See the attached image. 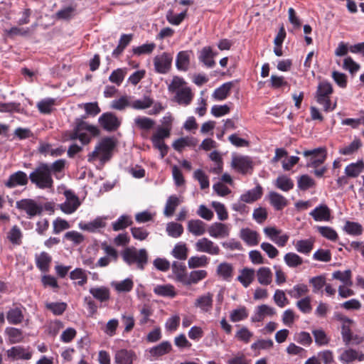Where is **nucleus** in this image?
<instances>
[{
  "label": "nucleus",
  "mask_w": 364,
  "mask_h": 364,
  "mask_svg": "<svg viewBox=\"0 0 364 364\" xmlns=\"http://www.w3.org/2000/svg\"><path fill=\"white\" fill-rule=\"evenodd\" d=\"M343 230L349 235H360L363 232V227L358 223L346 221Z\"/></svg>",
  "instance_id": "61"
},
{
  "label": "nucleus",
  "mask_w": 364,
  "mask_h": 364,
  "mask_svg": "<svg viewBox=\"0 0 364 364\" xmlns=\"http://www.w3.org/2000/svg\"><path fill=\"white\" fill-rule=\"evenodd\" d=\"M7 238L13 245H21L22 238L21 229L17 225L13 226L7 233Z\"/></svg>",
  "instance_id": "55"
},
{
  "label": "nucleus",
  "mask_w": 364,
  "mask_h": 364,
  "mask_svg": "<svg viewBox=\"0 0 364 364\" xmlns=\"http://www.w3.org/2000/svg\"><path fill=\"white\" fill-rule=\"evenodd\" d=\"M233 267L228 262L220 263L217 268L218 274L223 279L230 281L232 277Z\"/></svg>",
  "instance_id": "47"
},
{
  "label": "nucleus",
  "mask_w": 364,
  "mask_h": 364,
  "mask_svg": "<svg viewBox=\"0 0 364 364\" xmlns=\"http://www.w3.org/2000/svg\"><path fill=\"white\" fill-rule=\"evenodd\" d=\"M332 92L333 87L330 82L323 81L318 84L316 94V102L323 105L326 112L332 111L336 107V104L331 106L330 95Z\"/></svg>",
  "instance_id": "5"
},
{
  "label": "nucleus",
  "mask_w": 364,
  "mask_h": 364,
  "mask_svg": "<svg viewBox=\"0 0 364 364\" xmlns=\"http://www.w3.org/2000/svg\"><path fill=\"white\" fill-rule=\"evenodd\" d=\"M5 333L8 336L10 343H21L23 340V332L21 329L14 327H7L5 329Z\"/></svg>",
  "instance_id": "40"
},
{
  "label": "nucleus",
  "mask_w": 364,
  "mask_h": 364,
  "mask_svg": "<svg viewBox=\"0 0 364 364\" xmlns=\"http://www.w3.org/2000/svg\"><path fill=\"white\" fill-rule=\"evenodd\" d=\"M6 319L10 324L18 325L21 323L24 319L22 310L18 307L9 309L6 313Z\"/></svg>",
  "instance_id": "37"
},
{
  "label": "nucleus",
  "mask_w": 364,
  "mask_h": 364,
  "mask_svg": "<svg viewBox=\"0 0 364 364\" xmlns=\"http://www.w3.org/2000/svg\"><path fill=\"white\" fill-rule=\"evenodd\" d=\"M154 292L161 296L174 297L176 296V291L173 286L171 284L166 285H157L154 289Z\"/></svg>",
  "instance_id": "50"
},
{
  "label": "nucleus",
  "mask_w": 364,
  "mask_h": 364,
  "mask_svg": "<svg viewBox=\"0 0 364 364\" xmlns=\"http://www.w3.org/2000/svg\"><path fill=\"white\" fill-rule=\"evenodd\" d=\"M112 286L118 292H129L132 289L134 282L131 279L127 278L121 282H114Z\"/></svg>",
  "instance_id": "53"
},
{
  "label": "nucleus",
  "mask_w": 364,
  "mask_h": 364,
  "mask_svg": "<svg viewBox=\"0 0 364 364\" xmlns=\"http://www.w3.org/2000/svg\"><path fill=\"white\" fill-rule=\"evenodd\" d=\"M127 73V68H117L112 72L109 80L119 86L123 82Z\"/></svg>",
  "instance_id": "54"
},
{
  "label": "nucleus",
  "mask_w": 364,
  "mask_h": 364,
  "mask_svg": "<svg viewBox=\"0 0 364 364\" xmlns=\"http://www.w3.org/2000/svg\"><path fill=\"white\" fill-rule=\"evenodd\" d=\"M172 350L171 344L169 341H163L159 345L151 348L149 350L150 355L153 357H160L168 353Z\"/></svg>",
  "instance_id": "30"
},
{
  "label": "nucleus",
  "mask_w": 364,
  "mask_h": 364,
  "mask_svg": "<svg viewBox=\"0 0 364 364\" xmlns=\"http://www.w3.org/2000/svg\"><path fill=\"white\" fill-rule=\"evenodd\" d=\"M187 13V9H183L178 11L177 6H175L172 9L168 11L166 14V19L168 23H181Z\"/></svg>",
  "instance_id": "34"
},
{
  "label": "nucleus",
  "mask_w": 364,
  "mask_h": 364,
  "mask_svg": "<svg viewBox=\"0 0 364 364\" xmlns=\"http://www.w3.org/2000/svg\"><path fill=\"white\" fill-rule=\"evenodd\" d=\"M269 200L270 204L277 210H282L288 204L287 199L275 191H271L269 193Z\"/></svg>",
  "instance_id": "27"
},
{
  "label": "nucleus",
  "mask_w": 364,
  "mask_h": 364,
  "mask_svg": "<svg viewBox=\"0 0 364 364\" xmlns=\"http://www.w3.org/2000/svg\"><path fill=\"white\" fill-rule=\"evenodd\" d=\"M304 156H311L309 166L317 167L322 164L326 157V150L323 148H317L312 150H306L303 153Z\"/></svg>",
  "instance_id": "12"
},
{
  "label": "nucleus",
  "mask_w": 364,
  "mask_h": 364,
  "mask_svg": "<svg viewBox=\"0 0 364 364\" xmlns=\"http://www.w3.org/2000/svg\"><path fill=\"white\" fill-rule=\"evenodd\" d=\"M193 96L191 88L188 87L186 90L178 93L177 95H173V100L179 105L186 107L191 103Z\"/></svg>",
  "instance_id": "26"
},
{
  "label": "nucleus",
  "mask_w": 364,
  "mask_h": 364,
  "mask_svg": "<svg viewBox=\"0 0 364 364\" xmlns=\"http://www.w3.org/2000/svg\"><path fill=\"white\" fill-rule=\"evenodd\" d=\"M208 275V272L204 269L194 270L187 275L183 284L190 286L196 284L200 281L204 279Z\"/></svg>",
  "instance_id": "36"
},
{
  "label": "nucleus",
  "mask_w": 364,
  "mask_h": 364,
  "mask_svg": "<svg viewBox=\"0 0 364 364\" xmlns=\"http://www.w3.org/2000/svg\"><path fill=\"white\" fill-rule=\"evenodd\" d=\"M188 87V83L179 76H173L170 83L168 84V91L173 95H177L178 93Z\"/></svg>",
  "instance_id": "18"
},
{
  "label": "nucleus",
  "mask_w": 364,
  "mask_h": 364,
  "mask_svg": "<svg viewBox=\"0 0 364 364\" xmlns=\"http://www.w3.org/2000/svg\"><path fill=\"white\" fill-rule=\"evenodd\" d=\"M181 203V200L176 196H171L166 200L164 214L167 216H171L177 206Z\"/></svg>",
  "instance_id": "43"
},
{
  "label": "nucleus",
  "mask_w": 364,
  "mask_h": 364,
  "mask_svg": "<svg viewBox=\"0 0 364 364\" xmlns=\"http://www.w3.org/2000/svg\"><path fill=\"white\" fill-rule=\"evenodd\" d=\"M314 242L311 239L298 240L295 244V249L299 253L309 255L313 250Z\"/></svg>",
  "instance_id": "44"
},
{
  "label": "nucleus",
  "mask_w": 364,
  "mask_h": 364,
  "mask_svg": "<svg viewBox=\"0 0 364 364\" xmlns=\"http://www.w3.org/2000/svg\"><path fill=\"white\" fill-rule=\"evenodd\" d=\"M309 292L307 285L304 284H298L294 285L292 289L287 291V294L294 299H299Z\"/></svg>",
  "instance_id": "51"
},
{
  "label": "nucleus",
  "mask_w": 364,
  "mask_h": 364,
  "mask_svg": "<svg viewBox=\"0 0 364 364\" xmlns=\"http://www.w3.org/2000/svg\"><path fill=\"white\" fill-rule=\"evenodd\" d=\"M166 232L169 236L177 238L183 234V227L179 223L171 222L166 225Z\"/></svg>",
  "instance_id": "58"
},
{
  "label": "nucleus",
  "mask_w": 364,
  "mask_h": 364,
  "mask_svg": "<svg viewBox=\"0 0 364 364\" xmlns=\"http://www.w3.org/2000/svg\"><path fill=\"white\" fill-rule=\"evenodd\" d=\"M232 86V82H226L223 84L220 87L214 91L213 97L218 100H225L229 95Z\"/></svg>",
  "instance_id": "52"
},
{
  "label": "nucleus",
  "mask_w": 364,
  "mask_h": 364,
  "mask_svg": "<svg viewBox=\"0 0 364 364\" xmlns=\"http://www.w3.org/2000/svg\"><path fill=\"white\" fill-rule=\"evenodd\" d=\"M76 14V9L73 6H65L56 13V18L60 21H69Z\"/></svg>",
  "instance_id": "46"
},
{
  "label": "nucleus",
  "mask_w": 364,
  "mask_h": 364,
  "mask_svg": "<svg viewBox=\"0 0 364 364\" xmlns=\"http://www.w3.org/2000/svg\"><path fill=\"white\" fill-rule=\"evenodd\" d=\"M131 96L122 95L119 99L112 101L111 108L117 110H123L127 107H131Z\"/></svg>",
  "instance_id": "48"
},
{
  "label": "nucleus",
  "mask_w": 364,
  "mask_h": 364,
  "mask_svg": "<svg viewBox=\"0 0 364 364\" xmlns=\"http://www.w3.org/2000/svg\"><path fill=\"white\" fill-rule=\"evenodd\" d=\"M187 229L192 235L201 236L206 232V224L199 219L190 220L187 224Z\"/></svg>",
  "instance_id": "24"
},
{
  "label": "nucleus",
  "mask_w": 364,
  "mask_h": 364,
  "mask_svg": "<svg viewBox=\"0 0 364 364\" xmlns=\"http://www.w3.org/2000/svg\"><path fill=\"white\" fill-rule=\"evenodd\" d=\"M274 185L277 188L286 192L290 191L294 187L292 180L284 175L279 176L276 179Z\"/></svg>",
  "instance_id": "49"
},
{
  "label": "nucleus",
  "mask_w": 364,
  "mask_h": 364,
  "mask_svg": "<svg viewBox=\"0 0 364 364\" xmlns=\"http://www.w3.org/2000/svg\"><path fill=\"white\" fill-rule=\"evenodd\" d=\"M106 226V223L102 218H97L94 220L89 223L80 222L79 228L82 230H86L91 232H95L99 230L104 228Z\"/></svg>",
  "instance_id": "25"
},
{
  "label": "nucleus",
  "mask_w": 364,
  "mask_h": 364,
  "mask_svg": "<svg viewBox=\"0 0 364 364\" xmlns=\"http://www.w3.org/2000/svg\"><path fill=\"white\" fill-rule=\"evenodd\" d=\"M100 125L107 131H114L120 125L119 119L116 115L111 112L102 114L99 118Z\"/></svg>",
  "instance_id": "14"
},
{
  "label": "nucleus",
  "mask_w": 364,
  "mask_h": 364,
  "mask_svg": "<svg viewBox=\"0 0 364 364\" xmlns=\"http://www.w3.org/2000/svg\"><path fill=\"white\" fill-rule=\"evenodd\" d=\"M193 304L196 309L200 310V312L203 314L210 313L213 306V294L206 292L198 296Z\"/></svg>",
  "instance_id": "10"
},
{
  "label": "nucleus",
  "mask_w": 364,
  "mask_h": 364,
  "mask_svg": "<svg viewBox=\"0 0 364 364\" xmlns=\"http://www.w3.org/2000/svg\"><path fill=\"white\" fill-rule=\"evenodd\" d=\"M195 249L197 252L210 255H218L220 251L219 246L207 237L198 240L195 243Z\"/></svg>",
  "instance_id": "8"
},
{
  "label": "nucleus",
  "mask_w": 364,
  "mask_h": 364,
  "mask_svg": "<svg viewBox=\"0 0 364 364\" xmlns=\"http://www.w3.org/2000/svg\"><path fill=\"white\" fill-rule=\"evenodd\" d=\"M36 265L41 271H47L51 262V257L45 252L36 256Z\"/></svg>",
  "instance_id": "57"
},
{
  "label": "nucleus",
  "mask_w": 364,
  "mask_h": 364,
  "mask_svg": "<svg viewBox=\"0 0 364 364\" xmlns=\"http://www.w3.org/2000/svg\"><path fill=\"white\" fill-rule=\"evenodd\" d=\"M248 316V311L245 306H241L238 309H234L230 314V319L232 322H238L247 318Z\"/></svg>",
  "instance_id": "59"
},
{
  "label": "nucleus",
  "mask_w": 364,
  "mask_h": 364,
  "mask_svg": "<svg viewBox=\"0 0 364 364\" xmlns=\"http://www.w3.org/2000/svg\"><path fill=\"white\" fill-rule=\"evenodd\" d=\"M32 183L41 189L50 188L53 186V180L50 173V165L46 163L40 164L33 171L29 174Z\"/></svg>",
  "instance_id": "2"
},
{
  "label": "nucleus",
  "mask_w": 364,
  "mask_h": 364,
  "mask_svg": "<svg viewBox=\"0 0 364 364\" xmlns=\"http://www.w3.org/2000/svg\"><path fill=\"white\" fill-rule=\"evenodd\" d=\"M55 100L47 98L38 102L37 107L41 113L50 114L53 111Z\"/></svg>",
  "instance_id": "63"
},
{
  "label": "nucleus",
  "mask_w": 364,
  "mask_h": 364,
  "mask_svg": "<svg viewBox=\"0 0 364 364\" xmlns=\"http://www.w3.org/2000/svg\"><path fill=\"white\" fill-rule=\"evenodd\" d=\"M240 237L248 246H256L259 242V233L248 228L240 230Z\"/></svg>",
  "instance_id": "17"
},
{
  "label": "nucleus",
  "mask_w": 364,
  "mask_h": 364,
  "mask_svg": "<svg viewBox=\"0 0 364 364\" xmlns=\"http://www.w3.org/2000/svg\"><path fill=\"white\" fill-rule=\"evenodd\" d=\"M197 143L198 141L196 138L192 136H185L174 141L172 146L175 150L181 152L185 147L195 146Z\"/></svg>",
  "instance_id": "31"
},
{
  "label": "nucleus",
  "mask_w": 364,
  "mask_h": 364,
  "mask_svg": "<svg viewBox=\"0 0 364 364\" xmlns=\"http://www.w3.org/2000/svg\"><path fill=\"white\" fill-rule=\"evenodd\" d=\"M339 360L344 364H349L353 361L358 360H364V354L353 349H347L343 350L339 356Z\"/></svg>",
  "instance_id": "20"
},
{
  "label": "nucleus",
  "mask_w": 364,
  "mask_h": 364,
  "mask_svg": "<svg viewBox=\"0 0 364 364\" xmlns=\"http://www.w3.org/2000/svg\"><path fill=\"white\" fill-rule=\"evenodd\" d=\"M231 166L234 169L242 174L247 173L253 167L251 159L246 156H233Z\"/></svg>",
  "instance_id": "11"
},
{
  "label": "nucleus",
  "mask_w": 364,
  "mask_h": 364,
  "mask_svg": "<svg viewBox=\"0 0 364 364\" xmlns=\"http://www.w3.org/2000/svg\"><path fill=\"white\" fill-rule=\"evenodd\" d=\"M132 224V220L128 215L120 216L114 223H112V228L114 231H119L126 228Z\"/></svg>",
  "instance_id": "64"
},
{
  "label": "nucleus",
  "mask_w": 364,
  "mask_h": 364,
  "mask_svg": "<svg viewBox=\"0 0 364 364\" xmlns=\"http://www.w3.org/2000/svg\"><path fill=\"white\" fill-rule=\"evenodd\" d=\"M70 277L73 280H78L77 284L79 286L85 285L87 282V277L85 272L80 268H76L70 274Z\"/></svg>",
  "instance_id": "60"
},
{
  "label": "nucleus",
  "mask_w": 364,
  "mask_h": 364,
  "mask_svg": "<svg viewBox=\"0 0 364 364\" xmlns=\"http://www.w3.org/2000/svg\"><path fill=\"white\" fill-rule=\"evenodd\" d=\"M255 270L252 268L245 267L240 271L237 279L245 287L247 288L255 280Z\"/></svg>",
  "instance_id": "22"
},
{
  "label": "nucleus",
  "mask_w": 364,
  "mask_h": 364,
  "mask_svg": "<svg viewBox=\"0 0 364 364\" xmlns=\"http://www.w3.org/2000/svg\"><path fill=\"white\" fill-rule=\"evenodd\" d=\"M262 195V188L258 185L255 188L247 191L240 196V200L242 202L251 203L261 198Z\"/></svg>",
  "instance_id": "29"
},
{
  "label": "nucleus",
  "mask_w": 364,
  "mask_h": 364,
  "mask_svg": "<svg viewBox=\"0 0 364 364\" xmlns=\"http://www.w3.org/2000/svg\"><path fill=\"white\" fill-rule=\"evenodd\" d=\"M257 282L263 286H268L272 282L273 274L269 267H261L255 272Z\"/></svg>",
  "instance_id": "23"
},
{
  "label": "nucleus",
  "mask_w": 364,
  "mask_h": 364,
  "mask_svg": "<svg viewBox=\"0 0 364 364\" xmlns=\"http://www.w3.org/2000/svg\"><path fill=\"white\" fill-rule=\"evenodd\" d=\"M92 296L100 302H105L109 299L110 292L107 287H92L89 290Z\"/></svg>",
  "instance_id": "35"
},
{
  "label": "nucleus",
  "mask_w": 364,
  "mask_h": 364,
  "mask_svg": "<svg viewBox=\"0 0 364 364\" xmlns=\"http://www.w3.org/2000/svg\"><path fill=\"white\" fill-rule=\"evenodd\" d=\"M230 228L229 225L215 222L211 224L208 228L209 235L213 238H225L230 235Z\"/></svg>",
  "instance_id": "15"
},
{
  "label": "nucleus",
  "mask_w": 364,
  "mask_h": 364,
  "mask_svg": "<svg viewBox=\"0 0 364 364\" xmlns=\"http://www.w3.org/2000/svg\"><path fill=\"white\" fill-rule=\"evenodd\" d=\"M116 146L114 139L112 137L102 139L98 145L95 146V150L87 156L89 161H94L99 159L104 164L109 161L112 156V151Z\"/></svg>",
  "instance_id": "4"
},
{
  "label": "nucleus",
  "mask_w": 364,
  "mask_h": 364,
  "mask_svg": "<svg viewBox=\"0 0 364 364\" xmlns=\"http://www.w3.org/2000/svg\"><path fill=\"white\" fill-rule=\"evenodd\" d=\"M173 274L175 276L176 280L184 284L187 277L186 267L183 263L178 261H174L171 267Z\"/></svg>",
  "instance_id": "28"
},
{
  "label": "nucleus",
  "mask_w": 364,
  "mask_h": 364,
  "mask_svg": "<svg viewBox=\"0 0 364 364\" xmlns=\"http://www.w3.org/2000/svg\"><path fill=\"white\" fill-rule=\"evenodd\" d=\"M285 264L290 268H296L303 264V259L294 252H288L284 257Z\"/></svg>",
  "instance_id": "45"
},
{
  "label": "nucleus",
  "mask_w": 364,
  "mask_h": 364,
  "mask_svg": "<svg viewBox=\"0 0 364 364\" xmlns=\"http://www.w3.org/2000/svg\"><path fill=\"white\" fill-rule=\"evenodd\" d=\"M188 249L183 242L177 243L171 251L173 257L179 260H186L188 257Z\"/></svg>",
  "instance_id": "41"
},
{
  "label": "nucleus",
  "mask_w": 364,
  "mask_h": 364,
  "mask_svg": "<svg viewBox=\"0 0 364 364\" xmlns=\"http://www.w3.org/2000/svg\"><path fill=\"white\" fill-rule=\"evenodd\" d=\"M98 134L99 130L95 126L77 119L76 120V126L73 132L69 133L68 139H79L82 144H87L90 141L92 136H97Z\"/></svg>",
  "instance_id": "3"
},
{
  "label": "nucleus",
  "mask_w": 364,
  "mask_h": 364,
  "mask_svg": "<svg viewBox=\"0 0 364 364\" xmlns=\"http://www.w3.org/2000/svg\"><path fill=\"white\" fill-rule=\"evenodd\" d=\"M16 206L18 210L25 211L29 218L40 215L43 210L40 205L30 198L18 200L16 203Z\"/></svg>",
  "instance_id": "7"
},
{
  "label": "nucleus",
  "mask_w": 364,
  "mask_h": 364,
  "mask_svg": "<svg viewBox=\"0 0 364 364\" xmlns=\"http://www.w3.org/2000/svg\"><path fill=\"white\" fill-rule=\"evenodd\" d=\"M316 221H329L331 210L326 205H320L309 213Z\"/></svg>",
  "instance_id": "19"
},
{
  "label": "nucleus",
  "mask_w": 364,
  "mask_h": 364,
  "mask_svg": "<svg viewBox=\"0 0 364 364\" xmlns=\"http://www.w3.org/2000/svg\"><path fill=\"white\" fill-rule=\"evenodd\" d=\"M332 279L340 281L342 283L341 285H353L352 272L350 269L335 271L332 273Z\"/></svg>",
  "instance_id": "33"
},
{
  "label": "nucleus",
  "mask_w": 364,
  "mask_h": 364,
  "mask_svg": "<svg viewBox=\"0 0 364 364\" xmlns=\"http://www.w3.org/2000/svg\"><path fill=\"white\" fill-rule=\"evenodd\" d=\"M64 196L65 201L58 205L59 208L65 214H72L80 205L79 198L71 190L65 191Z\"/></svg>",
  "instance_id": "6"
},
{
  "label": "nucleus",
  "mask_w": 364,
  "mask_h": 364,
  "mask_svg": "<svg viewBox=\"0 0 364 364\" xmlns=\"http://www.w3.org/2000/svg\"><path fill=\"white\" fill-rule=\"evenodd\" d=\"M173 57L168 53L155 56L154 65L156 73L160 74L167 73L171 67Z\"/></svg>",
  "instance_id": "9"
},
{
  "label": "nucleus",
  "mask_w": 364,
  "mask_h": 364,
  "mask_svg": "<svg viewBox=\"0 0 364 364\" xmlns=\"http://www.w3.org/2000/svg\"><path fill=\"white\" fill-rule=\"evenodd\" d=\"M121 256L127 265L135 266L139 270H144L149 261V254L144 248L128 247L122 251Z\"/></svg>",
  "instance_id": "1"
},
{
  "label": "nucleus",
  "mask_w": 364,
  "mask_h": 364,
  "mask_svg": "<svg viewBox=\"0 0 364 364\" xmlns=\"http://www.w3.org/2000/svg\"><path fill=\"white\" fill-rule=\"evenodd\" d=\"M362 146L359 139H355L349 145L340 149L339 153L343 155H350L356 152Z\"/></svg>",
  "instance_id": "62"
},
{
  "label": "nucleus",
  "mask_w": 364,
  "mask_h": 364,
  "mask_svg": "<svg viewBox=\"0 0 364 364\" xmlns=\"http://www.w3.org/2000/svg\"><path fill=\"white\" fill-rule=\"evenodd\" d=\"M29 177L22 171H18L11 174L9 178L4 181V185L9 188L27 185Z\"/></svg>",
  "instance_id": "13"
},
{
  "label": "nucleus",
  "mask_w": 364,
  "mask_h": 364,
  "mask_svg": "<svg viewBox=\"0 0 364 364\" xmlns=\"http://www.w3.org/2000/svg\"><path fill=\"white\" fill-rule=\"evenodd\" d=\"M364 168V162L362 160L356 163H351L345 168V173L347 176L356 178L363 171Z\"/></svg>",
  "instance_id": "38"
},
{
  "label": "nucleus",
  "mask_w": 364,
  "mask_h": 364,
  "mask_svg": "<svg viewBox=\"0 0 364 364\" xmlns=\"http://www.w3.org/2000/svg\"><path fill=\"white\" fill-rule=\"evenodd\" d=\"M134 124L140 129L149 130L155 125V121L146 117H137Z\"/></svg>",
  "instance_id": "56"
},
{
  "label": "nucleus",
  "mask_w": 364,
  "mask_h": 364,
  "mask_svg": "<svg viewBox=\"0 0 364 364\" xmlns=\"http://www.w3.org/2000/svg\"><path fill=\"white\" fill-rule=\"evenodd\" d=\"M216 53H214L210 46H205L200 51L198 59L208 68H213L215 65L214 57Z\"/></svg>",
  "instance_id": "21"
},
{
  "label": "nucleus",
  "mask_w": 364,
  "mask_h": 364,
  "mask_svg": "<svg viewBox=\"0 0 364 364\" xmlns=\"http://www.w3.org/2000/svg\"><path fill=\"white\" fill-rule=\"evenodd\" d=\"M209 263V259L206 255L193 256L188 260V265L190 269L206 267Z\"/></svg>",
  "instance_id": "42"
},
{
  "label": "nucleus",
  "mask_w": 364,
  "mask_h": 364,
  "mask_svg": "<svg viewBox=\"0 0 364 364\" xmlns=\"http://www.w3.org/2000/svg\"><path fill=\"white\" fill-rule=\"evenodd\" d=\"M136 358V355L133 350L121 349L115 353L114 362L116 364H133Z\"/></svg>",
  "instance_id": "16"
},
{
  "label": "nucleus",
  "mask_w": 364,
  "mask_h": 364,
  "mask_svg": "<svg viewBox=\"0 0 364 364\" xmlns=\"http://www.w3.org/2000/svg\"><path fill=\"white\" fill-rule=\"evenodd\" d=\"M190 65V52L181 51L178 53L176 59V66L178 70L186 71Z\"/></svg>",
  "instance_id": "32"
},
{
  "label": "nucleus",
  "mask_w": 364,
  "mask_h": 364,
  "mask_svg": "<svg viewBox=\"0 0 364 364\" xmlns=\"http://www.w3.org/2000/svg\"><path fill=\"white\" fill-rule=\"evenodd\" d=\"M352 323L353 321L347 317L343 318L341 335L343 342L347 345L353 340V335L350 330V324Z\"/></svg>",
  "instance_id": "39"
}]
</instances>
